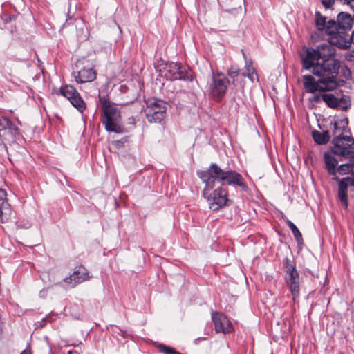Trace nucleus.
I'll return each instance as SVG.
<instances>
[{
    "label": "nucleus",
    "instance_id": "nucleus-13",
    "mask_svg": "<svg viewBox=\"0 0 354 354\" xmlns=\"http://www.w3.org/2000/svg\"><path fill=\"white\" fill-rule=\"evenodd\" d=\"M212 319L216 333L227 335L234 331V326L232 322L225 314L213 312L212 313Z\"/></svg>",
    "mask_w": 354,
    "mask_h": 354
},
{
    "label": "nucleus",
    "instance_id": "nucleus-7",
    "mask_svg": "<svg viewBox=\"0 0 354 354\" xmlns=\"http://www.w3.org/2000/svg\"><path fill=\"white\" fill-rule=\"evenodd\" d=\"M22 135L17 126L6 117L0 118V146L7 151V145L17 142Z\"/></svg>",
    "mask_w": 354,
    "mask_h": 354
},
{
    "label": "nucleus",
    "instance_id": "nucleus-15",
    "mask_svg": "<svg viewBox=\"0 0 354 354\" xmlns=\"http://www.w3.org/2000/svg\"><path fill=\"white\" fill-rule=\"evenodd\" d=\"M91 277L88 275L87 270L82 266H80L73 272L72 274L66 277L64 279V281L69 288H74L77 284L87 281Z\"/></svg>",
    "mask_w": 354,
    "mask_h": 354
},
{
    "label": "nucleus",
    "instance_id": "nucleus-18",
    "mask_svg": "<svg viewBox=\"0 0 354 354\" xmlns=\"http://www.w3.org/2000/svg\"><path fill=\"white\" fill-rule=\"evenodd\" d=\"M7 194L5 189L0 188V222L5 223L12 214L11 206L7 200Z\"/></svg>",
    "mask_w": 354,
    "mask_h": 354
},
{
    "label": "nucleus",
    "instance_id": "nucleus-26",
    "mask_svg": "<svg viewBox=\"0 0 354 354\" xmlns=\"http://www.w3.org/2000/svg\"><path fill=\"white\" fill-rule=\"evenodd\" d=\"M55 315L54 313H50L48 314L46 317L43 318L40 322H39L37 324L38 327L43 328L46 326V323L52 322L55 320L53 317H55Z\"/></svg>",
    "mask_w": 354,
    "mask_h": 354
},
{
    "label": "nucleus",
    "instance_id": "nucleus-31",
    "mask_svg": "<svg viewBox=\"0 0 354 354\" xmlns=\"http://www.w3.org/2000/svg\"><path fill=\"white\" fill-rule=\"evenodd\" d=\"M342 72L343 73V75L344 77L348 78L351 77V73L346 66L342 68Z\"/></svg>",
    "mask_w": 354,
    "mask_h": 354
},
{
    "label": "nucleus",
    "instance_id": "nucleus-6",
    "mask_svg": "<svg viewBox=\"0 0 354 354\" xmlns=\"http://www.w3.org/2000/svg\"><path fill=\"white\" fill-rule=\"evenodd\" d=\"M205 185L203 196L207 201L210 209L213 211H218L223 207L230 205L232 203V201L227 198V189L219 187L211 192L214 187V184L212 186H209L207 184Z\"/></svg>",
    "mask_w": 354,
    "mask_h": 354
},
{
    "label": "nucleus",
    "instance_id": "nucleus-33",
    "mask_svg": "<svg viewBox=\"0 0 354 354\" xmlns=\"http://www.w3.org/2000/svg\"><path fill=\"white\" fill-rule=\"evenodd\" d=\"M350 39H351V44H354V31L352 32V35H350Z\"/></svg>",
    "mask_w": 354,
    "mask_h": 354
},
{
    "label": "nucleus",
    "instance_id": "nucleus-12",
    "mask_svg": "<svg viewBox=\"0 0 354 354\" xmlns=\"http://www.w3.org/2000/svg\"><path fill=\"white\" fill-rule=\"evenodd\" d=\"M353 19L351 15L347 12H341L338 14L337 21L330 19L328 21L327 29L329 32L332 30H341L349 32L353 27Z\"/></svg>",
    "mask_w": 354,
    "mask_h": 354
},
{
    "label": "nucleus",
    "instance_id": "nucleus-24",
    "mask_svg": "<svg viewBox=\"0 0 354 354\" xmlns=\"http://www.w3.org/2000/svg\"><path fill=\"white\" fill-rule=\"evenodd\" d=\"M289 229L291 230L295 241L299 247L304 245V239L302 234L297 227L290 221H289Z\"/></svg>",
    "mask_w": 354,
    "mask_h": 354
},
{
    "label": "nucleus",
    "instance_id": "nucleus-20",
    "mask_svg": "<svg viewBox=\"0 0 354 354\" xmlns=\"http://www.w3.org/2000/svg\"><path fill=\"white\" fill-rule=\"evenodd\" d=\"M324 160L327 169L330 175H335L337 173V166L338 162L337 159L333 156L329 152H326L324 154Z\"/></svg>",
    "mask_w": 354,
    "mask_h": 354
},
{
    "label": "nucleus",
    "instance_id": "nucleus-8",
    "mask_svg": "<svg viewBox=\"0 0 354 354\" xmlns=\"http://www.w3.org/2000/svg\"><path fill=\"white\" fill-rule=\"evenodd\" d=\"M167 104L161 100H154L147 104L144 112L149 122L160 123L166 117Z\"/></svg>",
    "mask_w": 354,
    "mask_h": 354
},
{
    "label": "nucleus",
    "instance_id": "nucleus-27",
    "mask_svg": "<svg viewBox=\"0 0 354 354\" xmlns=\"http://www.w3.org/2000/svg\"><path fill=\"white\" fill-rule=\"evenodd\" d=\"M313 95L309 98V101L313 103H320L321 102H324V93H317L315 92V93H312Z\"/></svg>",
    "mask_w": 354,
    "mask_h": 354
},
{
    "label": "nucleus",
    "instance_id": "nucleus-3",
    "mask_svg": "<svg viewBox=\"0 0 354 354\" xmlns=\"http://www.w3.org/2000/svg\"><path fill=\"white\" fill-rule=\"evenodd\" d=\"M99 101L102 106L101 122L109 132L124 133L120 111L111 103L106 95L99 94Z\"/></svg>",
    "mask_w": 354,
    "mask_h": 354
},
{
    "label": "nucleus",
    "instance_id": "nucleus-14",
    "mask_svg": "<svg viewBox=\"0 0 354 354\" xmlns=\"http://www.w3.org/2000/svg\"><path fill=\"white\" fill-rule=\"evenodd\" d=\"M169 71L172 73L173 80H180L192 82L194 80L193 71L186 66H182L180 63H171L169 66Z\"/></svg>",
    "mask_w": 354,
    "mask_h": 354
},
{
    "label": "nucleus",
    "instance_id": "nucleus-1",
    "mask_svg": "<svg viewBox=\"0 0 354 354\" xmlns=\"http://www.w3.org/2000/svg\"><path fill=\"white\" fill-rule=\"evenodd\" d=\"M333 46L330 44H322L316 49L307 48L306 55L302 59L303 67L311 69L313 75L325 73L337 76L341 62L334 57L336 50Z\"/></svg>",
    "mask_w": 354,
    "mask_h": 354
},
{
    "label": "nucleus",
    "instance_id": "nucleus-22",
    "mask_svg": "<svg viewBox=\"0 0 354 354\" xmlns=\"http://www.w3.org/2000/svg\"><path fill=\"white\" fill-rule=\"evenodd\" d=\"M242 52L243 50H242ZM244 58L245 59V72L243 73V75L247 77L250 79L252 82H254L257 78V73L254 68L252 66V62L250 59H246L245 55L244 53H243Z\"/></svg>",
    "mask_w": 354,
    "mask_h": 354
},
{
    "label": "nucleus",
    "instance_id": "nucleus-2",
    "mask_svg": "<svg viewBox=\"0 0 354 354\" xmlns=\"http://www.w3.org/2000/svg\"><path fill=\"white\" fill-rule=\"evenodd\" d=\"M196 174L203 183L209 186H212L216 181L222 185L238 186L245 192L248 189L240 173L232 169L224 170L216 163H212L207 169L198 171Z\"/></svg>",
    "mask_w": 354,
    "mask_h": 354
},
{
    "label": "nucleus",
    "instance_id": "nucleus-30",
    "mask_svg": "<svg viewBox=\"0 0 354 354\" xmlns=\"http://www.w3.org/2000/svg\"><path fill=\"white\" fill-rule=\"evenodd\" d=\"M349 166L348 165H341L337 169V171H338L340 174H344L349 169Z\"/></svg>",
    "mask_w": 354,
    "mask_h": 354
},
{
    "label": "nucleus",
    "instance_id": "nucleus-29",
    "mask_svg": "<svg viewBox=\"0 0 354 354\" xmlns=\"http://www.w3.org/2000/svg\"><path fill=\"white\" fill-rule=\"evenodd\" d=\"M321 3L326 9H329L334 5L335 0H321Z\"/></svg>",
    "mask_w": 354,
    "mask_h": 354
},
{
    "label": "nucleus",
    "instance_id": "nucleus-23",
    "mask_svg": "<svg viewBox=\"0 0 354 354\" xmlns=\"http://www.w3.org/2000/svg\"><path fill=\"white\" fill-rule=\"evenodd\" d=\"M315 23L319 31H324L325 34H326L328 21L326 22V17L323 16L319 11L315 12Z\"/></svg>",
    "mask_w": 354,
    "mask_h": 354
},
{
    "label": "nucleus",
    "instance_id": "nucleus-19",
    "mask_svg": "<svg viewBox=\"0 0 354 354\" xmlns=\"http://www.w3.org/2000/svg\"><path fill=\"white\" fill-rule=\"evenodd\" d=\"M75 80L77 83L93 82L96 78L95 71L92 67H83L73 73Z\"/></svg>",
    "mask_w": 354,
    "mask_h": 354
},
{
    "label": "nucleus",
    "instance_id": "nucleus-32",
    "mask_svg": "<svg viewBox=\"0 0 354 354\" xmlns=\"http://www.w3.org/2000/svg\"><path fill=\"white\" fill-rule=\"evenodd\" d=\"M20 354H31V352H30V350H28V349H24V351H22L21 352V353H20Z\"/></svg>",
    "mask_w": 354,
    "mask_h": 354
},
{
    "label": "nucleus",
    "instance_id": "nucleus-21",
    "mask_svg": "<svg viewBox=\"0 0 354 354\" xmlns=\"http://www.w3.org/2000/svg\"><path fill=\"white\" fill-rule=\"evenodd\" d=\"M312 136L314 141L318 145H325L330 140L329 131L328 130L320 132L317 130H314L312 132Z\"/></svg>",
    "mask_w": 354,
    "mask_h": 354
},
{
    "label": "nucleus",
    "instance_id": "nucleus-4",
    "mask_svg": "<svg viewBox=\"0 0 354 354\" xmlns=\"http://www.w3.org/2000/svg\"><path fill=\"white\" fill-rule=\"evenodd\" d=\"M348 118L342 120L339 122H334L333 133L335 134L339 132V134L332 141L333 145L332 152L341 156H349L353 153L352 146L354 145V139L351 136H344L348 130Z\"/></svg>",
    "mask_w": 354,
    "mask_h": 354
},
{
    "label": "nucleus",
    "instance_id": "nucleus-11",
    "mask_svg": "<svg viewBox=\"0 0 354 354\" xmlns=\"http://www.w3.org/2000/svg\"><path fill=\"white\" fill-rule=\"evenodd\" d=\"M326 35L328 36V41L330 45L343 50L350 48L351 39L349 32L339 29L332 30L331 32H329L326 28Z\"/></svg>",
    "mask_w": 354,
    "mask_h": 354
},
{
    "label": "nucleus",
    "instance_id": "nucleus-5",
    "mask_svg": "<svg viewBox=\"0 0 354 354\" xmlns=\"http://www.w3.org/2000/svg\"><path fill=\"white\" fill-rule=\"evenodd\" d=\"M319 77L316 81L310 75H303V84L307 93H315V92L331 91L335 90L339 83L336 75L319 74L315 75Z\"/></svg>",
    "mask_w": 354,
    "mask_h": 354
},
{
    "label": "nucleus",
    "instance_id": "nucleus-17",
    "mask_svg": "<svg viewBox=\"0 0 354 354\" xmlns=\"http://www.w3.org/2000/svg\"><path fill=\"white\" fill-rule=\"evenodd\" d=\"M354 186V178L346 177L340 179L338 183V198L344 208L348 207L347 191L348 186Z\"/></svg>",
    "mask_w": 354,
    "mask_h": 354
},
{
    "label": "nucleus",
    "instance_id": "nucleus-34",
    "mask_svg": "<svg viewBox=\"0 0 354 354\" xmlns=\"http://www.w3.org/2000/svg\"><path fill=\"white\" fill-rule=\"evenodd\" d=\"M283 265H284L286 267H287V266H288V258H287V257L284 258V259H283Z\"/></svg>",
    "mask_w": 354,
    "mask_h": 354
},
{
    "label": "nucleus",
    "instance_id": "nucleus-10",
    "mask_svg": "<svg viewBox=\"0 0 354 354\" xmlns=\"http://www.w3.org/2000/svg\"><path fill=\"white\" fill-rule=\"evenodd\" d=\"M59 93L66 97L70 103L80 113H83L86 109V103L74 86L68 84L62 86L59 88Z\"/></svg>",
    "mask_w": 354,
    "mask_h": 354
},
{
    "label": "nucleus",
    "instance_id": "nucleus-9",
    "mask_svg": "<svg viewBox=\"0 0 354 354\" xmlns=\"http://www.w3.org/2000/svg\"><path fill=\"white\" fill-rule=\"evenodd\" d=\"M230 81L222 73H213L209 91L212 97L217 102L221 101L226 93Z\"/></svg>",
    "mask_w": 354,
    "mask_h": 354
},
{
    "label": "nucleus",
    "instance_id": "nucleus-28",
    "mask_svg": "<svg viewBox=\"0 0 354 354\" xmlns=\"http://www.w3.org/2000/svg\"><path fill=\"white\" fill-rule=\"evenodd\" d=\"M227 73L231 78H235L239 74V69L236 67L231 66L227 71Z\"/></svg>",
    "mask_w": 354,
    "mask_h": 354
},
{
    "label": "nucleus",
    "instance_id": "nucleus-16",
    "mask_svg": "<svg viewBox=\"0 0 354 354\" xmlns=\"http://www.w3.org/2000/svg\"><path fill=\"white\" fill-rule=\"evenodd\" d=\"M289 290L292 295V300L294 303H297L299 297L300 278L299 272L294 267H289Z\"/></svg>",
    "mask_w": 354,
    "mask_h": 354
},
{
    "label": "nucleus",
    "instance_id": "nucleus-25",
    "mask_svg": "<svg viewBox=\"0 0 354 354\" xmlns=\"http://www.w3.org/2000/svg\"><path fill=\"white\" fill-rule=\"evenodd\" d=\"M324 102L328 107L332 109H336L339 106V100L333 94L324 93Z\"/></svg>",
    "mask_w": 354,
    "mask_h": 354
},
{
    "label": "nucleus",
    "instance_id": "nucleus-35",
    "mask_svg": "<svg viewBox=\"0 0 354 354\" xmlns=\"http://www.w3.org/2000/svg\"><path fill=\"white\" fill-rule=\"evenodd\" d=\"M348 157H351L353 163H354V150L353 149V153L351 155H350Z\"/></svg>",
    "mask_w": 354,
    "mask_h": 354
}]
</instances>
